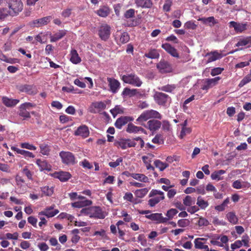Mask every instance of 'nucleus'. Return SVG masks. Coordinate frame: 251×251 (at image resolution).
Masks as SVG:
<instances>
[{
    "instance_id": "39448f33",
    "label": "nucleus",
    "mask_w": 251,
    "mask_h": 251,
    "mask_svg": "<svg viewBox=\"0 0 251 251\" xmlns=\"http://www.w3.org/2000/svg\"><path fill=\"white\" fill-rule=\"evenodd\" d=\"M110 34V27L107 24L102 25L99 28V35L103 40H107Z\"/></svg>"
},
{
    "instance_id": "20e7f679",
    "label": "nucleus",
    "mask_w": 251,
    "mask_h": 251,
    "mask_svg": "<svg viewBox=\"0 0 251 251\" xmlns=\"http://www.w3.org/2000/svg\"><path fill=\"white\" fill-rule=\"evenodd\" d=\"M59 156L64 164L73 165L75 163V158L72 152L62 151L59 153Z\"/></svg>"
},
{
    "instance_id": "e433bc0d",
    "label": "nucleus",
    "mask_w": 251,
    "mask_h": 251,
    "mask_svg": "<svg viewBox=\"0 0 251 251\" xmlns=\"http://www.w3.org/2000/svg\"><path fill=\"white\" fill-rule=\"evenodd\" d=\"M154 164L156 167L158 168L160 171H162L169 166L168 164L163 163L159 160H156L154 161Z\"/></svg>"
},
{
    "instance_id": "a878e982",
    "label": "nucleus",
    "mask_w": 251,
    "mask_h": 251,
    "mask_svg": "<svg viewBox=\"0 0 251 251\" xmlns=\"http://www.w3.org/2000/svg\"><path fill=\"white\" fill-rule=\"evenodd\" d=\"M66 34V31L64 30H59L53 36H50V42H54L63 38Z\"/></svg>"
},
{
    "instance_id": "603ef678",
    "label": "nucleus",
    "mask_w": 251,
    "mask_h": 251,
    "mask_svg": "<svg viewBox=\"0 0 251 251\" xmlns=\"http://www.w3.org/2000/svg\"><path fill=\"white\" fill-rule=\"evenodd\" d=\"M129 40V36L127 33L124 32L120 38V41L123 44L127 43Z\"/></svg>"
},
{
    "instance_id": "a211bd4d",
    "label": "nucleus",
    "mask_w": 251,
    "mask_h": 251,
    "mask_svg": "<svg viewBox=\"0 0 251 251\" xmlns=\"http://www.w3.org/2000/svg\"><path fill=\"white\" fill-rule=\"evenodd\" d=\"M51 19L50 16L45 17L41 19L34 20L31 25L33 26L40 27L44 25H46L49 23Z\"/></svg>"
},
{
    "instance_id": "cd10ccee",
    "label": "nucleus",
    "mask_w": 251,
    "mask_h": 251,
    "mask_svg": "<svg viewBox=\"0 0 251 251\" xmlns=\"http://www.w3.org/2000/svg\"><path fill=\"white\" fill-rule=\"evenodd\" d=\"M70 60L74 64H77L80 62L81 59L76 50H73L71 51Z\"/></svg>"
},
{
    "instance_id": "ea45409f",
    "label": "nucleus",
    "mask_w": 251,
    "mask_h": 251,
    "mask_svg": "<svg viewBox=\"0 0 251 251\" xmlns=\"http://www.w3.org/2000/svg\"><path fill=\"white\" fill-rule=\"evenodd\" d=\"M197 204L201 209H205L208 205L207 201H204L201 196L198 197Z\"/></svg>"
},
{
    "instance_id": "13d9d810",
    "label": "nucleus",
    "mask_w": 251,
    "mask_h": 251,
    "mask_svg": "<svg viewBox=\"0 0 251 251\" xmlns=\"http://www.w3.org/2000/svg\"><path fill=\"white\" fill-rule=\"evenodd\" d=\"M161 200V198L158 197L151 199L149 200L148 203L151 207H153L158 203Z\"/></svg>"
},
{
    "instance_id": "c03bdc74",
    "label": "nucleus",
    "mask_w": 251,
    "mask_h": 251,
    "mask_svg": "<svg viewBox=\"0 0 251 251\" xmlns=\"http://www.w3.org/2000/svg\"><path fill=\"white\" fill-rule=\"evenodd\" d=\"M148 192L147 188H143L141 189L137 190L135 191V195L138 198L144 197Z\"/></svg>"
},
{
    "instance_id": "c9c22d12",
    "label": "nucleus",
    "mask_w": 251,
    "mask_h": 251,
    "mask_svg": "<svg viewBox=\"0 0 251 251\" xmlns=\"http://www.w3.org/2000/svg\"><path fill=\"white\" fill-rule=\"evenodd\" d=\"M19 115L23 117L24 120L30 118V113L26 109L21 106L19 107Z\"/></svg>"
},
{
    "instance_id": "f3484780",
    "label": "nucleus",
    "mask_w": 251,
    "mask_h": 251,
    "mask_svg": "<svg viewBox=\"0 0 251 251\" xmlns=\"http://www.w3.org/2000/svg\"><path fill=\"white\" fill-rule=\"evenodd\" d=\"M52 176L58 178L61 181H66L71 177V175L69 172L61 171L54 173Z\"/></svg>"
},
{
    "instance_id": "052dcab7",
    "label": "nucleus",
    "mask_w": 251,
    "mask_h": 251,
    "mask_svg": "<svg viewBox=\"0 0 251 251\" xmlns=\"http://www.w3.org/2000/svg\"><path fill=\"white\" fill-rule=\"evenodd\" d=\"M184 26L187 29H195L197 25L192 21H188L185 24Z\"/></svg>"
},
{
    "instance_id": "9d476101",
    "label": "nucleus",
    "mask_w": 251,
    "mask_h": 251,
    "mask_svg": "<svg viewBox=\"0 0 251 251\" xmlns=\"http://www.w3.org/2000/svg\"><path fill=\"white\" fill-rule=\"evenodd\" d=\"M247 25V23H239L234 21H231L229 23V27H233L237 32H242L246 30Z\"/></svg>"
},
{
    "instance_id": "473e14b6",
    "label": "nucleus",
    "mask_w": 251,
    "mask_h": 251,
    "mask_svg": "<svg viewBox=\"0 0 251 251\" xmlns=\"http://www.w3.org/2000/svg\"><path fill=\"white\" fill-rule=\"evenodd\" d=\"M145 56L149 58L156 59L159 56V54L155 49L151 50Z\"/></svg>"
},
{
    "instance_id": "c756f323",
    "label": "nucleus",
    "mask_w": 251,
    "mask_h": 251,
    "mask_svg": "<svg viewBox=\"0 0 251 251\" xmlns=\"http://www.w3.org/2000/svg\"><path fill=\"white\" fill-rule=\"evenodd\" d=\"M148 117L149 119L151 118H155V119H161L162 117L160 113L157 112V111L154 110H147L146 111Z\"/></svg>"
},
{
    "instance_id": "4c0bfd02",
    "label": "nucleus",
    "mask_w": 251,
    "mask_h": 251,
    "mask_svg": "<svg viewBox=\"0 0 251 251\" xmlns=\"http://www.w3.org/2000/svg\"><path fill=\"white\" fill-rule=\"evenodd\" d=\"M137 93L136 89H130L128 88L124 89L122 92V95L124 96H128L130 97L135 95Z\"/></svg>"
},
{
    "instance_id": "f257e3e1",
    "label": "nucleus",
    "mask_w": 251,
    "mask_h": 251,
    "mask_svg": "<svg viewBox=\"0 0 251 251\" xmlns=\"http://www.w3.org/2000/svg\"><path fill=\"white\" fill-rule=\"evenodd\" d=\"M6 2L9 8L8 14L11 16H16L23 9V4L21 0H8Z\"/></svg>"
},
{
    "instance_id": "2eb2a0df",
    "label": "nucleus",
    "mask_w": 251,
    "mask_h": 251,
    "mask_svg": "<svg viewBox=\"0 0 251 251\" xmlns=\"http://www.w3.org/2000/svg\"><path fill=\"white\" fill-rule=\"evenodd\" d=\"M133 120V119L131 117L123 116L116 120L115 126L117 128L121 129L122 127L126 124L128 122L132 121Z\"/></svg>"
},
{
    "instance_id": "dca6fc26",
    "label": "nucleus",
    "mask_w": 251,
    "mask_h": 251,
    "mask_svg": "<svg viewBox=\"0 0 251 251\" xmlns=\"http://www.w3.org/2000/svg\"><path fill=\"white\" fill-rule=\"evenodd\" d=\"M75 135L76 136H80L83 138L87 137L89 135V129L85 125L80 126L75 131Z\"/></svg>"
},
{
    "instance_id": "a18cd8bd",
    "label": "nucleus",
    "mask_w": 251,
    "mask_h": 251,
    "mask_svg": "<svg viewBox=\"0 0 251 251\" xmlns=\"http://www.w3.org/2000/svg\"><path fill=\"white\" fill-rule=\"evenodd\" d=\"M195 247L197 249H208V246L203 245V243L200 241L199 239H196L194 241Z\"/></svg>"
},
{
    "instance_id": "4d7b16f0",
    "label": "nucleus",
    "mask_w": 251,
    "mask_h": 251,
    "mask_svg": "<svg viewBox=\"0 0 251 251\" xmlns=\"http://www.w3.org/2000/svg\"><path fill=\"white\" fill-rule=\"evenodd\" d=\"M117 145L120 146L123 149H126L127 148V139H121L119 141L116 142Z\"/></svg>"
},
{
    "instance_id": "0eeeda50",
    "label": "nucleus",
    "mask_w": 251,
    "mask_h": 251,
    "mask_svg": "<svg viewBox=\"0 0 251 251\" xmlns=\"http://www.w3.org/2000/svg\"><path fill=\"white\" fill-rule=\"evenodd\" d=\"M157 68L161 73H167L172 72L171 65L166 61L161 60L156 65Z\"/></svg>"
},
{
    "instance_id": "774afa93",
    "label": "nucleus",
    "mask_w": 251,
    "mask_h": 251,
    "mask_svg": "<svg viewBox=\"0 0 251 251\" xmlns=\"http://www.w3.org/2000/svg\"><path fill=\"white\" fill-rule=\"evenodd\" d=\"M8 14V12L6 9H0V20L4 19Z\"/></svg>"
},
{
    "instance_id": "7ed1b4c3",
    "label": "nucleus",
    "mask_w": 251,
    "mask_h": 251,
    "mask_svg": "<svg viewBox=\"0 0 251 251\" xmlns=\"http://www.w3.org/2000/svg\"><path fill=\"white\" fill-rule=\"evenodd\" d=\"M122 80L126 83L130 84L136 87H140L142 84V81L134 74L125 75L122 76Z\"/></svg>"
},
{
    "instance_id": "8fccbe9b",
    "label": "nucleus",
    "mask_w": 251,
    "mask_h": 251,
    "mask_svg": "<svg viewBox=\"0 0 251 251\" xmlns=\"http://www.w3.org/2000/svg\"><path fill=\"white\" fill-rule=\"evenodd\" d=\"M177 224L180 227H185L189 225L190 221L187 219H180L178 221Z\"/></svg>"
},
{
    "instance_id": "37998d69",
    "label": "nucleus",
    "mask_w": 251,
    "mask_h": 251,
    "mask_svg": "<svg viewBox=\"0 0 251 251\" xmlns=\"http://www.w3.org/2000/svg\"><path fill=\"white\" fill-rule=\"evenodd\" d=\"M110 112L114 117L118 114H121L124 112L123 109L119 105H116L114 108L110 110Z\"/></svg>"
},
{
    "instance_id": "5fc2aeb1",
    "label": "nucleus",
    "mask_w": 251,
    "mask_h": 251,
    "mask_svg": "<svg viewBox=\"0 0 251 251\" xmlns=\"http://www.w3.org/2000/svg\"><path fill=\"white\" fill-rule=\"evenodd\" d=\"M175 88L176 87L174 85H167L162 86L160 89L163 91L171 92L175 89Z\"/></svg>"
},
{
    "instance_id": "4468645a",
    "label": "nucleus",
    "mask_w": 251,
    "mask_h": 251,
    "mask_svg": "<svg viewBox=\"0 0 251 251\" xmlns=\"http://www.w3.org/2000/svg\"><path fill=\"white\" fill-rule=\"evenodd\" d=\"M161 123L160 121L156 120H151L148 122L147 126H145L151 131H156L160 128Z\"/></svg>"
},
{
    "instance_id": "f8f14e48",
    "label": "nucleus",
    "mask_w": 251,
    "mask_h": 251,
    "mask_svg": "<svg viewBox=\"0 0 251 251\" xmlns=\"http://www.w3.org/2000/svg\"><path fill=\"white\" fill-rule=\"evenodd\" d=\"M146 217L147 219L152 221H155L157 223H164L166 222V220L165 217L162 216L161 213H153L150 215H146Z\"/></svg>"
},
{
    "instance_id": "864d4df0",
    "label": "nucleus",
    "mask_w": 251,
    "mask_h": 251,
    "mask_svg": "<svg viewBox=\"0 0 251 251\" xmlns=\"http://www.w3.org/2000/svg\"><path fill=\"white\" fill-rule=\"evenodd\" d=\"M156 195H160L161 196L160 197L161 200H163L164 199V197L163 196V195H164L163 192H162V191H160L157 190H152L150 192L149 197H153V196H155Z\"/></svg>"
},
{
    "instance_id": "49530a36",
    "label": "nucleus",
    "mask_w": 251,
    "mask_h": 251,
    "mask_svg": "<svg viewBox=\"0 0 251 251\" xmlns=\"http://www.w3.org/2000/svg\"><path fill=\"white\" fill-rule=\"evenodd\" d=\"M251 81V75H247L243 79L240 81L238 86L240 88L242 87L245 84Z\"/></svg>"
},
{
    "instance_id": "3c124183",
    "label": "nucleus",
    "mask_w": 251,
    "mask_h": 251,
    "mask_svg": "<svg viewBox=\"0 0 251 251\" xmlns=\"http://www.w3.org/2000/svg\"><path fill=\"white\" fill-rule=\"evenodd\" d=\"M41 149V153L44 155H48L50 152V149L49 147L44 144L41 145L40 146Z\"/></svg>"
},
{
    "instance_id": "aec40b11",
    "label": "nucleus",
    "mask_w": 251,
    "mask_h": 251,
    "mask_svg": "<svg viewBox=\"0 0 251 251\" xmlns=\"http://www.w3.org/2000/svg\"><path fill=\"white\" fill-rule=\"evenodd\" d=\"M90 110L92 113H97L105 108L106 105L102 101L93 102Z\"/></svg>"
},
{
    "instance_id": "1a4fd4ad",
    "label": "nucleus",
    "mask_w": 251,
    "mask_h": 251,
    "mask_svg": "<svg viewBox=\"0 0 251 251\" xmlns=\"http://www.w3.org/2000/svg\"><path fill=\"white\" fill-rule=\"evenodd\" d=\"M223 56L221 52H219L216 50L208 52L205 55L206 57H208L207 61V63L220 59Z\"/></svg>"
},
{
    "instance_id": "7c9ffc66",
    "label": "nucleus",
    "mask_w": 251,
    "mask_h": 251,
    "mask_svg": "<svg viewBox=\"0 0 251 251\" xmlns=\"http://www.w3.org/2000/svg\"><path fill=\"white\" fill-rule=\"evenodd\" d=\"M149 119L148 113L146 111L142 113L140 116L137 119L136 121L138 122L142 126H145L143 123L144 122L147 121Z\"/></svg>"
},
{
    "instance_id": "680f3d73",
    "label": "nucleus",
    "mask_w": 251,
    "mask_h": 251,
    "mask_svg": "<svg viewBox=\"0 0 251 251\" xmlns=\"http://www.w3.org/2000/svg\"><path fill=\"white\" fill-rule=\"evenodd\" d=\"M223 70H224V68H220V67L214 68V69H212V70H211V75L212 76L218 75L221 74V73L222 72V71Z\"/></svg>"
},
{
    "instance_id": "bf43d9fd",
    "label": "nucleus",
    "mask_w": 251,
    "mask_h": 251,
    "mask_svg": "<svg viewBox=\"0 0 251 251\" xmlns=\"http://www.w3.org/2000/svg\"><path fill=\"white\" fill-rule=\"evenodd\" d=\"M21 147L22 148H25L29 150H35L36 149V147L33 145L30 144L28 143H23L21 144Z\"/></svg>"
},
{
    "instance_id": "79ce46f5",
    "label": "nucleus",
    "mask_w": 251,
    "mask_h": 251,
    "mask_svg": "<svg viewBox=\"0 0 251 251\" xmlns=\"http://www.w3.org/2000/svg\"><path fill=\"white\" fill-rule=\"evenodd\" d=\"M195 199L190 196H186L183 199V203L186 206H191L195 203Z\"/></svg>"
},
{
    "instance_id": "5701e85b",
    "label": "nucleus",
    "mask_w": 251,
    "mask_h": 251,
    "mask_svg": "<svg viewBox=\"0 0 251 251\" xmlns=\"http://www.w3.org/2000/svg\"><path fill=\"white\" fill-rule=\"evenodd\" d=\"M198 21H201L203 24L205 25H208L210 26H213L215 24H217V22L215 20L214 17H209L208 18H201L198 19Z\"/></svg>"
},
{
    "instance_id": "bb28decb",
    "label": "nucleus",
    "mask_w": 251,
    "mask_h": 251,
    "mask_svg": "<svg viewBox=\"0 0 251 251\" xmlns=\"http://www.w3.org/2000/svg\"><path fill=\"white\" fill-rule=\"evenodd\" d=\"M226 173V171L223 170H220L219 171H215L211 175V177L213 180H221L224 179L223 176H221V175Z\"/></svg>"
},
{
    "instance_id": "6e6d98bb",
    "label": "nucleus",
    "mask_w": 251,
    "mask_h": 251,
    "mask_svg": "<svg viewBox=\"0 0 251 251\" xmlns=\"http://www.w3.org/2000/svg\"><path fill=\"white\" fill-rule=\"evenodd\" d=\"M124 16L126 19L133 18L135 16V10L133 9H130L127 10L124 14Z\"/></svg>"
},
{
    "instance_id": "a19ab883",
    "label": "nucleus",
    "mask_w": 251,
    "mask_h": 251,
    "mask_svg": "<svg viewBox=\"0 0 251 251\" xmlns=\"http://www.w3.org/2000/svg\"><path fill=\"white\" fill-rule=\"evenodd\" d=\"M39 160L37 161V164L41 167V169L42 170H47L50 171L51 170V166L50 164H48L46 161H40Z\"/></svg>"
},
{
    "instance_id": "412c9836",
    "label": "nucleus",
    "mask_w": 251,
    "mask_h": 251,
    "mask_svg": "<svg viewBox=\"0 0 251 251\" xmlns=\"http://www.w3.org/2000/svg\"><path fill=\"white\" fill-rule=\"evenodd\" d=\"M135 3L137 7L143 8H150L152 5V2L151 0H135Z\"/></svg>"
},
{
    "instance_id": "b1692460",
    "label": "nucleus",
    "mask_w": 251,
    "mask_h": 251,
    "mask_svg": "<svg viewBox=\"0 0 251 251\" xmlns=\"http://www.w3.org/2000/svg\"><path fill=\"white\" fill-rule=\"evenodd\" d=\"M92 204V201L88 200L80 201L72 203L73 207L81 208L84 206H88Z\"/></svg>"
},
{
    "instance_id": "f03ea898",
    "label": "nucleus",
    "mask_w": 251,
    "mask_h": 251,
    "mask_svg": "<svg viewBox=\"0 0 251 251\" xmlns=\"http://www.w3.org/2000/svg\"><path fill=\"white\" fill-rule=\"evenodd\" d=\"M80 213L99 219H104L105 215L99 206H91L84 208L81 210Z\"/></svg>"
},
{
    "instance_id": "9b49d317",
    "label": "nucleus",
    "mask_w": 251,
    "mask_h": 251,
    "mask_svg": "<svg viewBox=\"0 0 251 251\" xmlns=\"http://www.w3.org/2000/svg\"><path fill=\"white\" fill-rule=\"evenodd\" d=\"M168 97V95L161 92H156L154 96L156 102L159 105H164Z\"/></svg>"
},
{
    "instance_id": "0e129e2a",
    "label": "nucleus",
    "mask_w": 251,
    "mask_h": 251,
    "mask_svg": "<svg viewBox=\"0 0 251 251\" xmlns=\"http://www.w3.org/2000/svg\"><path fill=\"white\" fill-rule=\"evenodd\" d=\"M172 4V2L171 0H167L163 5V10L166 12H168L170 10L171 6Z\"/></svg>"
},
{
    "instance_id": "ddd939ff",
    "label": "nucleus",
    "mask_w": 251,
    "mask_h": 251,
    "mask_svg": "<svg viewBox=\"0 0 251 251\" xmlns=\"http://www.w3.org/2000/svg\"><path fill=\"white\" fill-rule=\"evenodd\" d=\"M107 81L108 82V85L110 87V90L113 93H116L120 86V82L115 78H107Z\"/></svg>"
},
{
    "instance_id": "09e8293b",
    "label": "nucleus",
    "mask_w": 251,
    "mask_h": 251,
    "mask_svg": "<svg viewBox=\"0 0 251 251\" xmlns=\"http://www.w3.org/2000/svg\"><path fill=\"white\" fill-rule=\"evenodd\" d=\"M42 191L46 195L50 196L53 193V188H50L49 186H45L42 188Z\"/></svg>"
},
{
    "instance_id": "6ab92c4d",
    "label": "nucleus",
    "mask_w": 251,
    "mask_h": 251,
    "mask_svg": "<svg viewBox=\"0 0 251 251\" xmlns=\"http://www.w3.org/2000/svg\"><path fill=\"white\" fill-rule=\"evenodd\" d=\"M162 48L171 55L175 57H179V55L177 52L176 50L170 44L165 43L162 45Z\"/></svg>"
},
{
    "instance_id": "f704fd0d",
    "label": "nucleus",
    "mask_w": 251,
    "mask_h": 251,
    "mask_svg": "<svg viewBox=\"0 0 251 251\" xmlns=\"http://www.w3.org/2000/svg\"><path fill=\"white\" fill-rule=\"evenodd\" d=\"M109 9L107 7L104 6L97 11V13L100 17H105L109 14Z\"/></svg>"
},
{
    "instance_id": "2f4dec72",
    "label": "nucleus",
    "mask_w": 251,
    "mask_h": 251,
    "mask_svg": "<svg viewBox=\"0 0 251 251\" xmlns=\"http://www.w3.org/2000/svg\"><path fill=\"white\" fill-rule=\"evenodd\" d=\"M248 44H251V36L247 37L244 39L240 40L236 44V47L244 46Z\"/></svg>"
},
{
    "instance_id": "338daca9",
    "label": "nucleus",
    "mask_w": 251,
    "mask_h": 251,
    "mask_svg": "<svg viewBox=\"0 0 251 251\" xmlns=\"http://www.w3.org/2000/svg\"><path fill=\"white\" fill-rule=\"evenodd\" d=\"M191 129L190 128H188V127L182 128L180 135L181 138H183V137L184 136H185V135L187 133H190L191 132Z\"/></svg>"
},
{
    "instance_id": "72a5a7b5",
    "label": "nucleus",
    "mask_w": 251,
    "mask_h": 251,
    "mask_svg": "<svg viewBox=\"0 0 251 251\" xmlns=\"http://www.w3.org/2000/svg\"><path fill=\"white\" fill-rule=\"evenodd\" d=\"M226 217L229 222L233 224H236L238 223V218L235 213L232 212H228L226 214Z\"/></svg>"
},
{
    "instance_id": "423d86ee",
    "label": "nucleus",
    "mask_w": 251,
    "mask_h": 251,
    "mask_svg": "<svg viewBox=\"0 0 251 251\" xmlns=\"http://www.w3.org/2000/svg\"><path fill=\"white\" fill-rule=\"evenodd\" d=\"M18 89L20 91L25 92L30 95H34L37 93V88L33 85H22L19 86Z\"/></svg>"
},
{
    "instance_id": "4be33fe9",
    "label": "nucleus",
    "mask_w": 251,
    "mask_h": 251,
    "mask_svg": "<svg viewBox=\"0 0 251 251\" xmlns=\"http://www.w3.org/2000/svg\"><path fill=\"white\" fill-rule=\"evenodd\" d=\"M126 131L128 133H137L139 131H142V132L146 133V131L144 128L141 127L136 126L132 123L128 124Z\"/></svg>"
},
{
    "instance_id": "e2e57ef3",
    "label": "nucleus",
    "mask_w": 251,
    "mask_h": 251,
    "mask_svg": "<svg viewBox=\"0 0 251 251\" xmlns=\"http://www.w3.org/2000/svg\"><path fill=\"white\" fill-rule=\"evenodd\" d=\"M123 161V159L122 157H120L118 158L116 161L115 162H110L109 163V165L110 167L112 168H116V167L118 166L120 163H121Z\"/></svg>"
},
{
    "instance_id": "393cba45",
    "label": "nucleus",
    "mask_w": 251,
    "mask_h": 251,
    "mask_svg": "<svg viewBox=\"0 0 251 251\" xmlns=\"http://www.w3.org/2000/svg\"><path fill=\"white\" fill-rule=\"evenodd\" d=\"M19 100L17 99H11L7 97L2 98V102L7 107H12L16 105Z\"/></svg>"
},
{
    "instance_id": "c85d7f7f",
    "label": "nucleus",
    "mask_w": 251,
    "mask_h": 251,
    "mask_svg": "<svg viewBox=\"0 0 251 251\" xmlns=\"http://www.w3.org/2000/svg\"><path fill=\"white\" fill-rule=\"evenodd\" d=\"M130 176L133 178L143 182H147L149 180L148 177L144 174L132 173Z\"/></svg>"
},
{
    "instance_id": "de8ad7c7",
    "label": "nucleus",
    "mask_w": 251,
    "mask_h": 251,
    "mask_svg": "<svg viewBox=\"0 0 251 251\" xmlns=\"http://www.w3.org/2000/svg\"><path fill=\"white\" fill-rule=\"evenodd\" d=\"M152 142L154 144H161L164 143V139L161 134H157L155 137L152 139Z\"/></svg>"
},
{
    "instance_id": "69168bd1",
    "label": "nucleus",
    "mask_w": 251,
    "mask_h": 251,
    "mask_svg": "<svg viewBox=\"0 0 251 251\" xmlns=\"http://www.w3.org/2000/svg\"><path fill=\"white\" fill-rule=\"evenodd\" d=\"M209 224L208 221L202 217H201L198 221L199 226H207Z\"/></svg>"
},
{
    "instance_id": "6e6552de",
    "label": "nucleus",
    "mask_w": 251,
    "mask_h": 251,
    "mask_svg": "<svg viewBox=\"0 0 251 251\" xmlns=\"http://www.w3.org/2000/svg\"><path fill=\"white\" fill-rule=\"evenodd\" d=\"M54 205H52L49 207L46 208L44 211L39 213V215H45L48 218H50L54 216L59 213L57 209H54Z\"/></svg>"
},
{
    "instance_id": "58836bf2",
    "label": "nucleus",
    "mask_w": 251,
    "mask_h": 251,
    "mask_svg": "<svg viewBox=\"0 0 251 251\" xmlns=\"http://www.w3.org/2000/svg\"><path fill=\"white\" fill-rule=\"evenodd\" d=\"M177 213L178 211L176 209L171 208L166 213L167 217H165V219H167L166 222L169 220L172 219Z\"/></svg>"
}]
</instances>
